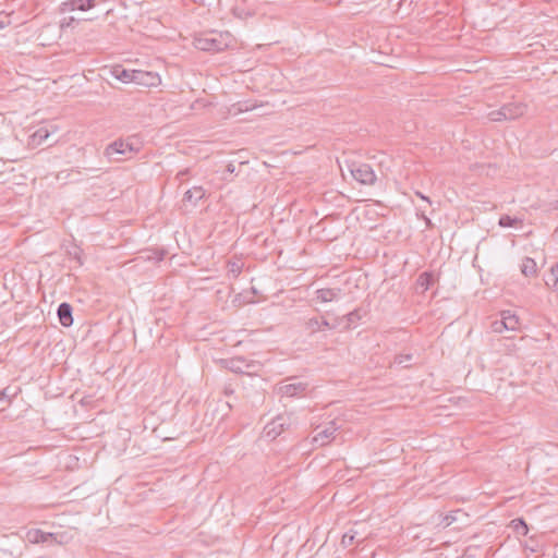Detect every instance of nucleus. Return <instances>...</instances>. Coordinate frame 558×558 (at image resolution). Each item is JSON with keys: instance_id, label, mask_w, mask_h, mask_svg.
I'll list each match as a JSON object with an SVG mask.
<instances>
[{"instance_id": "nucleus-1", "label": "nucleus", "mask_w": 558, "mask_h": 558, "mask_svg": "<svg viewBox=\"0 0 558 558\" xmlns=\"http://www.w3.org/2000/svg\"><path fill=\"white\" fill-rule=\"evenodd\" d=\"M194 46L198 50L219 52L229 46V34L209 32L194 39Z\"/></svg>"}, {"instance_id": "nucleus-2", "label": "nucleus", "mask_w": 558, "mask_h": 558, "mask_svg": "<svg viewBox=\"0 0 558 558\" xmlns=\"http://www.w3.org/2000/svg\"><path fill=\"white\" fill-rule=\"evenodd\" d=\"M137 149L129 141L117 140L110 143L105 149V156L110 161H122L130 159Z\"/></svg>"}, {"instance_id": "nucleus-3", "label": "nucleus", "mask_w": 558, "mask_h": 558, "mask_svg": "<svg viewBox=\"0 0 558 558\" xmlns=\"http://www.w3.org/2000/svg\"><path fill=\"white\" fill-rule=\"evenodd\" d=\"M350 172L354 180L365 185H373L376 181V174L373 168L367 163H352Z\"/></svg>"}, {"instance_id": "nucleus-4", "label": "nucleus", "mask_w": 558, "mask_h": 558, "mask_svg": "<svg viewBox=\"0 0 558 558\" xmlns=\"http://www.w3.org/2000/svg\"><path fill=\"white\" fill-rule=\"evenodd\" d=\"M291 422L290 417L286 415L276 416L270 423H268L264 433L265 436L271 440L276 439L283 430L289 428Z\"/></svg>"}, {"instance_id": "nucleus-5", "label": "nucleus", "mask_w": 558, "mask_h": 558, "mask_svg": "<svg viewBox=\"0 0 558 558\" xmlns=\"http://www.w3.org/2000/svg\"><path fill=\"white\" fill-rule=\"evenodd\" d=\"M226 367L236 374H250L255 369L257 363L254 361H246L243 356H235L225 361Z\"/></svg>"}, {"instance_id": "nucleus-6", "label": "nucleus", "mask_w": 558, "mask_h": 558, "mask_svg": "<svg viewBox=\"0 0 558 558\" xmlns=\"http://www.w3.org/2000/svg\"><path fill=\"white\" fill-rule=\"evenodd\" d=\"M61 535L44 532L38 529L29 530L27 532V539L31 543L39 544V543H49V544H62V541L59 539Z\"/></svg>"}, {"instance_id": "nucleus-7", "label": "nucleus", "mask_w": 558, "mask_h": 558, "mask_svg": "<svg viewBox=\"0 0 558 558\" xmlns=\"http://www.w3.org/2000/svg\"><path fill=\"white\" fill-rule=\"evenodd\" d=\"M338 428L335 421L329 422L325 429L313 436L311 444L317 447L326 446L335 438V433Z\"/></svg>"}, {"instance_id": "nucleus-8", "label": "nucleus", "mask_w": 558, "mask_h": 558, "mask_svg": "<svg viewBox=\"0 0 558 558\" xmlns=\"http://www.w3.org/2000/svg\"><path fill=\"white\" fill-rule=\"evenodd\" d=\"M95 5V0H68L60 4V12L66 13L75 10L86 11Z\"/></svg>"}, {"instance_id": "nucleus-9", "label": "nucleus", "mask_w": 558, "mask_h": 558, "mask_svg": "<svg viewBox=\"0 0 558 558\" xmlns=\"http://www.w3.org/2000/svg\"><path fill=\"white\" fill-rule=\"evenodd\" d=\"M307 386L306 383L302 381L284 384L278 387V391L283 397L293 398L302 395L307 389Z\"/></svg>"}, {"instance_id": "nucleus-10", "label": "nucleus", "mask_w": 558, "mask_h": 558, "mask_svg": "<svg viewBox=\"0 0 558 558\" xmlns=\"http://www.w3.org/2000/svg\"><path fill=\"white\" fill-rule=\"evenodd\" d=\"M134 83L145 87H153L160 83V77L154 72L136 70Z\"/></svg>"}, {"instance_id": "nucleus-11", "label": "nucleus", "mask_w": 558, "mask_h": 558, "mask_svg": "<svg viewBox=\"0 0 558 558\" xmlns=\"http://www.w3.org/2000/svg\"><path fill=\"white\" fill-rule=\"evenodd\" d=\"M204 196L205 190L202 186H193L184 193L182 202L185 207L194 208Z\"/></svg>"}, {"instance_id": "nucleus-12", "label": "nucleus", "mask_w": 558, "mask_h": 558, "mask_svg": "<svg viewBox=\"0 0 558 558\" xmlns=\"http://www.w3.org/2000/svg\"><path fill=\"white\" fill-rule=\"evenodd\" d=\"M72 312V306L66 302H63L58 306V318L63 327H70L73 324Z\"/></svg>"}, {"instance_id": "nucleus-13", "label": "nucleus", "mask_w": 558, "mask_h": 558, "mask_svg": "<svg viewBox=\"0 0 558 558\" xmlns=\"http://www.w3.org/2000/svg\"><path fill=\"white\" fill-rule=\"evenodd\" d=\"M506 111V117L509 120H514L522 117L526 111V106L522 102H510L502 106Z\"/></svg>"}, {"instance_id": "nucleus-14", "label": "nucleus", "mask_w": 558, "mask_h": 558, "mask_svg": "<svg viewBox=\"0 0 558 558\" xmlns=\"http://www.w3.org/2000/svg\"><path fill=\"white\" fill-rule=\"evenodd\" d=\"M340 292H341L340 289L324 288V289H318L315 292V294H316V300H318L323 303H327V302H332L335 300H338Z\"/></svg>"}, {"instance_id": "nucleus-15", "label": "nucleus", "mask_w": 558, "mask_h": 558, "mask_svg": "<svg viewBox=\"0 0 558 558\" xmlns=\"http://www.w3.org/2000/svg\"><path fill=\"white\" fill-rule=\"evenodd\" d=\"M112 74L117 80L123 83H134L136 70H126L121 66H118L113 69Z\"/></svg>"}, {"instance_id": "nucleus-16", "label": "nucleus", "mask_w": 558, "mask_h": 558, "mask_svg": "<svg viewBox=\"0 0 558 558\" xmlns=\"http://www.w3.org/2000/svg\"><path fill=\"white\" fill-rule=\"evenodd\" d=\"M501 317H502L501 324H505L507 330L514 331V330L519 329L520 323H519V318L517 317V315L511 314L509 311H507V312H502Z\"/></svg>"}, {"instance_id": "nucleus-17", "label": "nucleus", "mask_w": 558, "mask_h": 558, "mask_svg": "<svg viewBox=\"0 0 558 558\" xmlns=\"http://www.w3.org/2000/svg\"><path fill=\"white\" fill-rule=\"evenodd\" d=\"M50 135V132L47 128H39L31 135V145H40L43 144Z\"/></svg>"}, {"instance_id": "nucleus-18", "label": "nucleus", "mask_w": 558, "mask_h": 558, "mask_svg": "<svg viewBox=\"0 0 558 558\" xmlns=\"http://www.w3.org/2000/svg\"><path fill=\"white\" fill-rule=\"evenodd\" d=\"M521 271L525 277L535 276L537 271L536 262L531 257H525L522 260Z\"/></svg>"}, {"instance_id": "nucleus-19", "label": "nucleus", "mask_w": 558, "mask_h": 558, "mask_svg": "<svg viewBox=\"0 0 558 558\" xmlns=\"http://www.w3.org/2000/svg\"><path fill=\"white\" fill-rule=\"evenodd\" d=\"M20 392L19 387L8 386L0 391V402H5L7 405L11 403V400Z\"/></svg>"}, {"instance_id": "nucleus-20", "label": "nucleus", "mask_w": 558, "mask_h": 558, "mask_svg": "<svg viewBox=\"0 0 558 558\" xmlns=\"http://www.w3.org/2000/svg\"><path fill=\"white\" fill-rule=\"evenodd\" d=\"M232 13L235 17L243 20V21L255 15V12L253 10H248V9L244 8V5L242 3H236L232 8Z\"/></svg>"}, {"instance_id": "nucleus-21", "label": "nucleus", "mask_w": 558, "mask_h": 558, "mask_svg": "<svg viewBox=\"0 0 558 558\" xmlns=\"http://www.w3.org/2000/svg\"><path fill=\"white\" fill-rule=\"evenodd\" d=\"M511 526L518 535L526 536L529 533L527 524L522 518L513 519L511 521Z\"/></svg>"}, {"instance_id": "nucleus-22", "label": "nucleus", "mask_w": 558, "mask_h": 558, "mask_svg": "<svg viewBox=\"0 0 558 558\" xmlns=\"http://www.w3.org/2000/svg\"><path fill=\"white\" fill-rule=\"evenodd\" d=\"M356 536H357V532L353 529L349 530L347 533L343 534L342 538H341V545L343 547H349L351 545H353L354 543H360L363 541V538L361 539H356Z\"/></svg>"}, {"instance_id": "nucleus-23", "label": "nucleus", "mask_w": 558, "mask_h": 558, "mask_svg": "<svg viewBox=\"0 0 558 558\" xmlns=\"http://www.w3.org/2000/svg\"><path fill=\"white\" fill-rule=\"evenodd\" d=\"M519 223H522V220L520 218L511 217L509 215L500 216L498 221V225L502 228L515 227Z\"/></svg>"}, {"instance_id": "nucleus-24", "label": "nucleus", "mask_w": 558, "mask_h": 558, "mask_svg": "<svg viewBox=\"0 0 558 558\" xmlns=\"http://www.w3.org/2000/svg\"><path fill=\"white\" fill-rule=\"evenodd\" d=\"M545 283L548 287L557 288L558 284V264H555L550 268V274L548 278L545 280Z\"/></svg>"}, {"instance_id": "nucleus-25", "label": "nucleus", "mask_w": 558, "mask_h": 558, "mask_svg": "<svg viewBox=\"0 0 558 558\" xmlns=\"http://www.w3.org/2000/svg\"><path fill=\"white\" fill-rule=\"evenodd\" d=\"M488 119L494 122H501L509 120L506 117V111L504 110L502 106L498 110H493L488 113Z\"/></svg>"}, {"instance_id": "nucleus-26", "label": "nucleus", "mask_w": 558, "mask_h": 558, "mask_svg": "<svg viewBox=\"0 0 558 558\" xmlns=\"http://www.w3.org/2000/svg\"><path fill=\"white\" fill-rule=\"evenodd\" d=\"M417 282L427 290L434 282V276L429 272H423L420 275Z\"/></svg>"}, {"instance_id": "nucleus-27", "label": "nucleus", "mask_w": 558, "mask_h": 558, "mask_svg": "<svg viewBox=\"0 0 558 558\" xmlns=\"http://www.w3.org/2000/svg\"><path fill=\"white\" fill-rule=\"evenodd\" d=\"M305 329L311 333H315L320 330L319 319L316 317L310 318L305 322Z\"/></svg>"}, {"instance_id": "nucleus-28", "label": "nucleus", "mask_w": 558, "mask_h": 558, "mask_svg": "<svg viewBox=\"0 0 558 558\" xmlns=\"http://www.w3.org/2000/svg\"><path fill=\"white\" fill-rule=\"evenodd\" d=\"M228 267V275L234 279L238 278L242 271V265L236 262L229 263Z\"/></svg>"}, {"instance_id": "nucleus-29", "label": "nucleus", "mask_w": 558, "mask_h": 558, "mask_svg": "<svg viewBox=\"0 0 558 558\" xmlns=\"http://www.w3.org/2000/svg\"><path fill=\"white\" fill-rule=\"evenodd\" d=\"M344 318L347 319L345 328H351V326L361 319L360 312L357 310H354L350 313H348Z\"/></svg>"}, {"instance_id": "nucleus-30", "label": "nucleus", "mask_w": 558, "mask_h": 558, "mask_svg": "<svg viewBox=\"0 0 558 558\" xmlns=\"http://www.w3.org/2000/svg\"><path fill=\"white\" fill-rule=\"evenodd\" d=\"M412 361V354H399L395 356L393 364L402 365L403 367L409 366V362Z\"/></svg>"}, {"instance_id": "nucleus-31", "label": "nucleus", "mask_w": 558, "mask_h": 558, "mask_svg": "<svg viewBox=\"0 0 558 558\" xmlns=\"http://www.w3.org/2000/svg\"><path fill=\"white\" fill-rule=\"evenodd\" d=\"M12 13L0 12V29L5 28L12 23Z\"/></svg>"}, {"instance_id": "nucleus-32", "label": "nucleus", "mask_w": 558, "mask_h": 558, "mask_svg": "<svg viewBox=\"0 0 558 558\" xmlns=\"http://www.w3.org/2000/svg\"><path fill=\"white\" fill-rule=\"evenodd\" d=\"M477 547H466L460 558H478Z\"/></svg>"}, {"instance_id": "nucleus-33", "label": "nucleus", "mask_w": 558, "mask_h": 558, "mask_svg": "<svg viewBox=\"0 0 558 558\" xmlns=\"http://www.w3.org/2000/svg\"><path fill=\"white\" fill-rule=\"evenodd\" d=\"M501 322H502V318H501V319H497V320H495V322H493V323H492V326H490V327H492V330H493L494 332L501 333V332H504L505 330H507V328H506L505 324H501Z\"/></svg>"}, {"instance_id": "nucleus-34", "label": "nucleus", "mask_w": 558, "mask_h": 558, "mask_svg": "<svg viewBox=\"0 0 558 558\" xmlns=\"http://www.w3.org/2000/svg\"><path fill=\"white\" fill-rule=\"evenodd\" d=\"M76 20L73 17V16H70V17H64L62 19L61 21V28H65V27H70L73 25V23H75Z\"/></svg>"}, {"instance_id": "nucleus-35", "label": "nucleus", "mask_w": 558, "mask_h": 558, "mask_svg": "<svg viewBox=\"0 0 558 558\" xmlns=\"http://www.w3.org/2000/svg\"><path fill=\"white\" fill-rule=\"evenodd\" d=\"M456 520V517L453 514H447L442 519V523H445L446 526L450 525Z\"/></svg>"}, {"instance_id": "nucleus-36", "label": "nucleus", "mask_w": 558, "mask_h": 558, "mask_svg": "<svg viewBox=\"0 0 558 558\" xmlns=\"http://www.w3.org/2000/svg\"><path fill=\"white\" fill-rule=\"evenodd\" d=\"M319 325H320V330H322L323 328H329V329H331V328H332V327H331V325L329 324V322H328V320H326V319H319Z\"/></svg>"}, {"instance_id": "nucleus-37", "label": "nucleus", "mask_w": 558, "mask_h": 558, "mask_svg": "<svg viewBox=\"0 0 558 558\" xmlns=\"http://www.w3.org/2000/svg\"><path fill=\"white\" fill-rule=\"evenodd\" d=\"M235 170H236V167H235V165H233V163H229V165L227 166V168H226V172H227V173H229V174L234 173V172H235Z\"/></svg>"}, {"instance_id": "nucleus-38", "label": "nucleus", "mask_w": 558, "mask_h": 558, "mask_svg": "<svg viewBox=\"0 0 558 558\" xmlns=\"http://www.w3.org/2000/svg\"><path fill=\"white\" fill-rule=\"evenodd\" d=\"M416 195H417V196H420L422 199H424V201H426V202L430 203V201L428 199V197L424 196L422 193L416 192Z\"/></svg>"}, {"instance_id": "nucleus-39", "label": "nucleus", "mask_w": 558, "mask_h": 558, "mask_svg": "<svg viewBox=\"0 0 558 558\" xmlns=\"http://www.w3.org/2000/svg\"><path fill=\"white\" fill-rule=\"evenodd\" d=\"M236 3H242V4H245L248 0H235Z\"/></svg>"}]
</instances>
